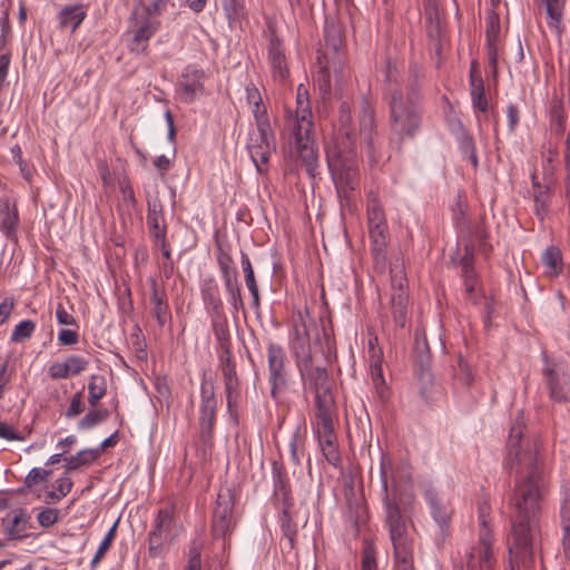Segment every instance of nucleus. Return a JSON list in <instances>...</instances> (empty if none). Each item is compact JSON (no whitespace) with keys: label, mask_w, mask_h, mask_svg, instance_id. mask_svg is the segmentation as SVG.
Segmentation results:
<instances>
[{"label":"nucleus","mask_w":570,"mask_h":570,"mask_svg":"<svg viewBox=\"0 0 570 570\" xmlns=\"http://www.w3.org/2000/svg\"><path fill=\"white\" fill-rule=\"evenodd\" d=\"M524 429L522 420H515L510 428L504 461L510 475L515 476L514 489L509 499L512 509L511 532L508 537L509 570H515V564L531 560L540 538L542 461L538 441L525 436Z\"/></svg>","instance_id":"obj_1"},{"label":"nucleus","mask_w":570,"mask_h":570,"mask_svg":"<svg viewBox=\"0 0 570 570\" xmlns=\"http://www.w3.org/2000/svg\"><path fill=\"white\" fill-rule=\"evenodd\" d=\"M352 108L342 101L338 109L340 135L326 146V160L342 209L352 210L360 186L355 134L351 129Z\"/></svg>","instance_id":"obj_2"},{"label":"nucleus","mask_w":570,"mask_h":570,"mask_svg":"<svg viewBox=\"0 0 570 570\" xmlns=\"http://www.w3.org/2000/svg\"><path fill=\"white\" fill-rule=\"evenodd\" d=\"M384 98L390 108L391 129L394 134L413 137L422 122L421 87L416 78L412 79L404 91L399 83V71L390 61L386 66Z\"/></svg>","instance_id":"obj_3"},{"label":"nucleus","mask_w":570,"mask_h":570,"mask_svg":"<svg viewBox=\"0 0 570 570\" xmlns=\"http://www.w3.org/2000/svg\"><path fill=\"white\" fill-rule=\"evenodd\" d=\"M382 491L384 493L385 525L394 550V566L413 564V544L407 534V527L394 499L390 498V485L396 488V478L391 458L383 453L380 462Z\"/></svg>","instance_id":"obj_4"},{"label":"nucleus","mask_w":570,"mask_h":570,"mask_svg":"<svg viewBox=\"0 0 570 570\" xmlns=\"http://www.w3.org/2000/svg\"><path fill=\"white\" fill-rule=\"evenodd\" d=\"M315 407V415L312 419L314 435L325 460L336 468L341 464V454L334 430V397L327 384L326 370L321 367H316Z\"/></svg>","instance_id":"obj_5"},{"label":"nucleus","mask_w":570,"mask_h":570,"mask_svg":"<svg viewBox=\"0 0 570 570\" xmlns=\"http://www.w3.org/2000/svg\"><path fill=\"white\" fill-rule=\"evenodd\" d=\"M175 513L174 505H168L157 511L148 533V552L150 557H159L165 543L174 542L183 531V527L177 522Z\"/></svg>","instance_id":"obj_6"},{"label":"nucleus","mask_w":570,"mask_h":570,"mask_svg":"<svg viewBox=\"0 0 570 570\" xmlns=\"http://www.w3.org/2000/svg\"><path fill=\"white\" fill-rule=\"evenodd\" d=\"M255 120L256 129L248 135L247 149L258 173H264V166L268 163L272 153L275 151V137L268 118Z\"/></svg>","instance_id":"obj_7"},{"label":"nucleus","mask_w":570,"mask_h":570,"mask_svg":"<svg viewBox=\"0 0 570 570\" xmlns=\"http://www.w3.org/2000/svg\"><path fill=\"white\" fill-rule=\"evenodd\" d=\"M489 505L482 503L479 507V544L471 548L468 553V570L490 569L493 564L492 534L488 523ZM454 570H463L462 567H455Z\"/></svg>","instance_id":"obj_8"},{"label":"nucleus","mask_w":570,"mask_h":570,"mask_svg":"<svg viewBox=\"0 0 570 570\" xmlns=\"http://www.w3.org/2000/svg\"><path fill=\"white\" fill-rule=\"evenodd\" d=\"M390 274L392 286L391 308L393 320L395 325L402 328L406 324L409 304V294L406 289L407 279L405 276L403 264H394L391 267Z\"/></svg>","instance_id":"obj_9"},{"label":"nucleus","mask_w":570,"mask_h":570,"mask_svg":"<svg viewBox=\"0 0 570 570\" xmlns=\"http://www.w3.org/2000/svg\"><path fill=\"white\" fill-rule=\"evenodd\" d=\"M358 124L360 134L366 145L368 161L373 166L380 161L381 155L377 153L374 104L365 96L360 101Z\"/></svg>","instance_id":"obj_10"},{"label":"nucleus","mask_w":570,"mask_h":570,"mask_svg":"<svg viewBox=\"0 0 570 570\" xmlns=\"http://www.w3.org/2000/svg\"><path fill=\"white\" fill-rule=\"evenodd\" d=\"M160 27L159 20L156 18L141 14L140 17L135 13L131 19L130 30L128 33L131 36L128 48L130 52L136 56H147L148 41L157 32Z\"/></svg>","instance_id":"obj_11"},{"label":"nucleus","mask_w":570,"mask_h":570,"mask_svg":"<svg viewBox=\"0 0 570 570\" xmlns=\"http://www.w3.org/2000/svg\"><path fill=\"white\" fill-rule=\"evenodd\" d=\"M199 433L204 445L212 444L216 420L217 400L212 383L204 382L200 386Z\"/></svg>","instance_id":"obj_12"},{"label":"nucleus","mask_w":570,"mask_h":570,"mask_svg":"<svg viewBox=\"0 0 570 570\" xmlns=\"http://www.w3.org/2000/svg\"><path fill=\"white\" fill-rule=\"evenodd\" d=\"M205 71L195 66H186L176 85V96L180 102L193 104L205 92Z\"/></svg>","instance_id":"obj_13"},{"label":"nucleus","mask_w":570,"mask_h":570,"mask_svg":"<svg viewBox=\"0 0 570 570\" xmlns=\"http://www.w3.org/2000/svg\"><path fill=\"white\" fill-rule=\"evenodd\" d=\"M233 510L234 501L230 491L219 492L212 521V532L215 539L225 538L232 532L234 527Z\"/></svg>","instance_id":"obj_14"},{"label":"nucleus","mask_w":570,"mask_h":570,"mask_svg":"<svg viewBox=\"0 0 570 570\" xmlns=\"http://www.w3.org/2000/svg\"><path fill=\"white\" fill-rule=\"evenodd\" d=\"M295 147L306 174L311 178L318 175V147L313 138V130H292Z\"/></svg>","instance_id":"obj_15"},{"label":"nucleus","mask_w":570,"mask_h":570,"mask_svg":"<svg viewBox=\"0 0 570 570\" xmlns=\"http://www.w3.org/2000/svg\"><path fill=\"white\" fill-rule=\"evenodd\" d=\"M267 61L274 81L285 82L289 77L287 58L282 40L274 33L269 37L267 46Z\"/></svg>","instance_id":"obj_16"},{"label":"nucleus","mask_w":570,"mask_h":570,"mask_svg":"<svg viewBox=\"0 0 570 570\" xmlns=\"http://www.w3.org/2000/svg\"><path fill=\"white\" fill-rule=\"evenodd\" d=\"M150 286V313L156 318L159 327H165L171 322V312L168 304L166 291L161 288L156 278L149 277Z\"/></svg>","instance_id":"obj_17"},{"label":"nucleus","mask_w":570,"mask_h":570,"mask_svg":"<svg viewBox=\"0 0 570 570\" xmlns=\"http://www.w3.org/2000/svg\"><path fill=\"white\" fill-rule=\"evenodd\" d=\"M20 217L17 203L9 197H0V232L7 239L17 242Z\"/></svg>","instance_id":"obj_18"},{"label":"nucleus","mask_w":570,"mask_h":570,"mask_svg":"<svg viewBox=\"0 0 570 570\" xmlns=\"http://www.w3.org/2000/svg\"><path fill=\"white\" fill-rule=\"evenodd\" d=\"M313 115L309 106L307 90L299 85L296 96V110L292 120V130H313Z\"/></svg>","instance_id":"obj_19"},{"label":"nucleus","mask_w":570,"mask_h":570,"mask_svg":"<svg viewBox=\"0 0 570 570\" xmlns=\"http://www.w3.org/2000/svg\"><path fill=\"white\" fill-rule=\"evenodd\" d=\"M147 226L153 240L167 237V224L160 199L154 197L147 202Z\"/></svg>","instance_id":"obj_20"},{"label":"nucleus","mask_w":570,"mask_h":570,"mask_svg":"<svg viewBox=\"0 0 570 570\" xmlns=\"http://www.w3.org/2000/svg\"><path fill=\"white\" fill-rule=\"evenodd\" d=\"M294 322V340L293 347L295 356H301L305 353V346L308 343V326L313 323V317L309 309L305 307L303 311H297L293 318Z\"/></svg>","instance_id":"obj_21"},{"label":"nucleus","mask_w":570,"mask_h":570,"mask_svg":"<svg viewBox=\"0 0 570 570\" xmlns=\"http://www.w3.org/2000/svg\"><path fill=\"white\" fill-rule=\"evenodd\" d=\"M424 500L430 508L433 520L438 524L440 531L443 533L449 528L451 520L450 509L439 498V494L434 489L425 490Z\"/></svg>","instance_id":"obj_22"},{"label":"nucleus","mask_w":570,"mask_h":570,"mask_svg":"<svg viewBox=\"0 0 570 570\" xmlns=\"http://www.w3.org/2000/svg\"><path fill=\"white\" fill-rule=\"evenodd\" d=\"M547 363V368L544 372L548 377V383L550 387V395L557 402H567L570 401V379L564 373H559L553 368H549Z\"/></svg>","instance_id":"obj_23"},{"label":"nucleus","mask_w":570,"mask_h":570,"mask_svg":"<svg viewBox=\"0 0 570 570\" xmlns=\"http://www.w3.org/2000/svg\"><path fill=\"white\" fill-rule=\"evenodd\" d=\"M213 333L219 346V353L230 354L228 321L224 309L208 313Z\"/></svg>","instance_id":"obj_24"},{"label":"nucleus","mask_w":570,"mask_h":570,"mask_svg":"<svg viewBox=\"0 0 570 570\" xmlns=\"http://www.w3.org/2000/svg\"><path fill=\"white\" fill-rule=\"evenodd\" d=\"M220 3L229 28H242L243 23L248 22L245 0H220Z\"/></svg>","instance_id":"obj_25"},{"label":"nucleus","mask_w":570,"mask_h":570,"mask_svg":"<svg viewBox=\"0 0 570 570\" xmlns=\"http://www.w3.org/2000/svg\"><path fill=\"white\" fill-rule=\"evenodd\" d=\"M87 17V9L82 3L70 4L62 8L58 13L60 28H70L76 31Z\"/></svg>","instance_id":"obj_26"},{"label":"nucleus","mask_w":570,"mask_h":570,"mask_svg":"<svg viewBox=\"0 0 570 570\" xmlns=\"http://www.w3.org/2000/svg\"><path fill=\"white\" fill-rule=\"evenodd\" d=\"M475 61L471 63L470 85H471V100L474 110L487 112L489 102L485 97L484 82L480 75L475 71Z\"/></svg>","instance_id":"obj_27"},{"label":"nucleus","mask_w":570,"mask_h":570,"mask_svg":"<svg viewBox=\"0 0 570 570\" xmlns=\"http://www.w3.org/2000/svg\"><path fill=\"white\" fill-rule=\"evenodd\" d=\"M541 263L544 268V275L551 278L558 277L563 273V256L559 247L551 245L548 246L542 255Z\"/></svg>","instance_id":"obj_28"},{"label":"nucleus","mask_w":570,"mask_h":570,"mask_svg":"<svg viewBox=\"0 0 570 570\" xmlns=\"http://www.w3.org/2000/svg\"><path fill=\"white\" fill-rule=\"evenodd\" d=\"M200 294L207 313L224 309L218 284L213 277L202 281Z\"/></svg>","instance_id":"obj_29"},{"label":"nucleus","mask_w":570,"mask_h":570,"mask_svg":"<svg viewBox=\"0 0 570 570\" xmlns=\"http://www.w3.org/2000/svg\"><path fill=\"white\" fill-rule=\"evenodd\" d=\"M546 6L547 24L549 29L556 32L558 37H561L564 32L562 24V18L564 13V7L567 0H542Z\"/></svg>","instance_id":"obj_30"},{"label":"nucleus","mask_w":570,"mask_h":570,"mask_svg":"<svg viewBox=\"0 0 570 570\" xmlns=\"http://www.w3.org/2000/svg\"><path fill=\"white\" fill-rule=\"evenodd\" d=\"M560 520L564 554L570 558V490L568 489L561 493Z\"/></svg>","instance_id":"obj_31"},{"label":"nucleus","mask_w":570,"mask_h":570,"mask_svg":"<svg viewBox=\"0 0 570 570\" xmlns=\"http://www.w3.org/2000/svg\"><path fill=\"white\" fill-rule=\"evenodd\" d=\"M419 384H420V395L425 404L431 405L441 394L440 391L434 389L433 384V375L429 367L421 365L420 373L417 375Z\"/></svg>","instance_id":"obj_32"},{"label":"nucleus","mask_w":570,"mask_h":570,"mask_svg":"<svg viewBox=\"0 0 570 570\" xmlns=\"http://www.w3.org/2000/svg\"><path fill=\"white\" fill-rule=\"evenodd\" d=\"M82 358H68L65 362H56L49 368V375L52 379H66L70 375H76L85 368Z\"/></svg>","instance_id":"obj_33"},{"label":"nucleus","mask_w":570,"mask_h":570,"mask_svg":"<svg viewBox=\"0 0 570 570\" xmlns=\"http://www.w3.org/2000/svg\"><path fill=\"white\" fill-rule=\"evenodd\" d=\"M240 264L245 276L246 286L252 295V307L254 311L259 309V292L255 279L254 269L248 255L242 252Z\"/></svg>","instance_id":"obj_34"},{"label":"nucleus","mask_w":570,"mask_h":570,"mask_svg":"<svg viewBox=\"0 0 570 570\" xmlns=\"http://www.w3.org/2000/svg\"><path fill=\"white\" fill-rule=\"evenodd\" d=\"M387 225L368 226L372 253L376 262L385 259Z\"/></svg>","instance_id":"obj_35"},{"label":"nucleus","mask_w":570,"mask_h":570,"mask_svg":"<svg viewBox=\"0 0 570 570\" xmlns=\"http://www.w3.org/2000/svg\"><path fill=\"white\" fill-rule=\"evenodd\" d=\"M269 362V372H271V383H272V394L276 395L277 391L283 389L287 381V373L285 370L284 358H268Z\"/></svg>","instance_id":"obj_36"},{"label":"nucleus","mask_w":570,"mask_h":570,"mask_svg":"<svg viewBox=\"0 0 570 570\" xmlns=\"http://www.w3.org/2000/svg\"><path fill=\"white\" fill-rule=\"evenodd\" d=\"M246 100L249 106L253 107L252 111L255 120L259 119L261 115L264 118H268L266 108L263 105L262 95L254 82H248L245 87Z\"/></svg>","instance_id":"obj_37"},{"label":"nucleus","mask_w":570,"mask_h":570,"mask_svg":"<svg viewBox=\"0 0 570 570\" xmlns=\"http://www.w3.org/2000/svg\"><path fill=\"white\" fill-rule=\"evenodd\" d=\"M99 455V450L86 449L81 450L75 455L65 458L66 466L68 471L77 470L80 466L90 465L96 461Z\"/></svg>","instance_id":"obj_38"},{"label":"nucleus","mask_w":570,"mask_h":570,"mask_svg":"<svg viewBox=\"0 0 570 570\" xmlns=\"http://www.w3.org/2000/svg\"><path fill=\"white\" fill-rule=\"evenodd\" d=\"M367 224L368 226L386 225L384 210L374 191L367 195Z\"/></svg>","instance_id":"obj_39"},{"label":"nucleus","mask_w":570,"mask_h":570,"mask_svg":"<svg viewBox=\"0 0 570 570\" xmlns=\"http://www.w3.org/2000/svg\"><path fill=\"white\" fill-rule=\"evenodd\" d=\"M24 523L22 513L9 514L2 520L3 531L11 540L21 538L26 530Z\"/></svg>","instance_id":"obj_40"},{"label":"nucleus","mask_w":570,"mask_h":570,"mask_svg":"<svg viewBox=\"0 0 570 570\" xmlns=\"http://www.w3.org/2000/svg\"><path fill=\"white\" fill-rule=\"evenodd\" d=\"M225 289L228 295V301L233 308L238 312L239 309H244V302L240 293V284L237 277H233L232 279H226L224 282Z\"/></svg>","instance_id":"obj_41"},{"label":"nucleus","mask_w":570,"mask_h":570,"mask_svg":"<svg viewBox=\"0 0 570 570\" xmlns=\"http://www.w3.org/2000/svg\"><path fill=\"white\" fill-rule=\"evenodd\" d=\"M551 195L552 188L546 191L539 190L538 193L533 194L534 214L541 222L544 220L549 213Z\"/></svg>","instance_id":"obj_42"},{"label":"nucleus","mask_w":570,"mask_h":570,"mask_svg":"<svg viewBox=\"0 0 570 570\" xmlns=\"http://www.w3.org/2000/svg\"><path fill=\"white\" fill-rule=\"evenodd\" d=\"M325 46L334 52H337L343 45V37L338 26L331 23L324 28Z\"/></svg>","instance_id":"obj_43"},{"label":"nucleus","mask_w":570,"mask_h":570,"mask_svg":"<svg viewBox=\"0 0 570 570\" xmlns=\"http://www.w3.org/2000/svg\"><path fill=\"white\" fill-rule=\"evenodd\" d=\"M370 372L372 376L373 384L380 395L381 399L385 397V380L383 375V366H382V360L377 358L370 365Z\"/></svg>","instance_id":"obj_44"},{"label":"nucleus","mask_w":570,"mask_h":570,"mask_svg":"<svg viewBox=\"0 0 570 570\" xmlns=\"http://www.w3.org/2000/svg\"><path fill=\"white\" fill-rule=\"evenodd\" d=\"M500 37V18L494 10H488L487 12V29L485 39L487 42H499Z\"/></svg>","instance_id":"obj_45"},{"label":"nucleus","mask_w":570,"mask_h":570,"mask_svg":"<svg viewBox=\"0 0 570 570\" xmlns=\"http://www.w3.org/2000/svg\"><path fill=\"white\" fill-rule=\"evenodd\" d=\"M108 416L107 410H90L78 423L79 430H89L104 422Z\"/></svg>","instance_id":"obj_46"},{"label":"nucleus","mask_w":570,"mask_h":570,"mask_svg":"<svg viewBox=\"0 0 570 570\" xmlns=\"http://www.w3.org/2000/svg\"><path fill=\"white\" fill-rule=\"evenodd\" d=\"M88 392L90 405L96 406L106 393L105 380L100 376H92L88 384Z\"/></svg>","instance_id":"obj_47"},{"label":"nucleus","mask_w":570,"mask_h":570,"mask_svg":"<svg viewBox=\"0 0 570 570\" xmlns=\"http://www.w3.org/2000/svg\"><path fill=\"white\" fill-rule=\"evenodd\" d=\"M36 330V323L31 320H23L20 323H18L12 333L10 340L12 342H22L33 334Z\"/></svg>","instance_id":"obj_48"},{"label":"nucleus","mask_w":570,"mask_h":570,"mask_svg":"<svg viewBox=\"0 0 570 570\" xmlns=\"http://www.w3.org/2000/svg\"><path fill=\"white\" fill-rule=\"evenodd\" d=\"M218 266L222 272L223 281L232 279L233 277H237V271L233 266V259L232 257L226 254L222 253L217 257Z\"/></svg>","instance_id":"obj_49"},{"label":"nucleus","mask_w":570,"mask_h":570,"mask_svg":"<svg viewBox=\"0 0 570 570\" xmlns=\"http://www.w3.org/2000/svg\"><path fill=\"white\" fill-rule=\"evenodd\" d=\"M50 474H51V470L33 468L29 471V473L24 478V485L27 488H32L36 484L46 482V481H48Z\"/></svg>","instance_id":"obj_50"},{"label":"nucleus","mask_w":570,"mask_h":570,"mask_svg":"<svg viewBox=\"0 0 570 570\" xmlns=\"http://www.w3.org/2000/svg\"><path fill=\"white\" fill-rule=\"evenodd\" d=\"M362 570H379L376 550L372 543H366L362 552Z\"/></svg>","instance_id":"obj_51"},{"label":"nucleus","mask_w":570,"mask_h":570,"mask_svg":"<svg viewBox=\"0 0 570 570\" xmlns=\"http://www.w3.org/2000/svg\"><path fill=\"white\" fill-rule=\"evenodd\" d=\"M460 148L464 155L469 158L473 167H478V156L473 138L469 135H463L460 139Z\"/></svg>","instance_id":"obj_52"},{"label":"nucleus","mask_w":570,"mask_h":570,"mask_svg":"<svg viewBox=\"0 0 570 570\" xmlns=\"http://www.w3.org/2000/svg\"><path fill=\"white\" fill-rule=\"evenodd\" d=\"M37 520L43 528L52 527L59 520V512L57 509L46 508L38 513Z\"/></svg>","instance_id":"obj_53"},{"label":"nucleus","mask_w":570,"mask_h":570,"mask_svg":"<svg viewBox=\"0 0 570 570\" xmlns=\"http://www.w3.org/2000/svg\"><path fill=\"white\" fill-rule=\"evenodd\" d=\"M414 351L416 356H430L432 354L425 334L419 331L415 332Z\"/></svg>","instance_id":"obj_54"},{"label":"nucleus","mask_w":570,"mask_h":570,"mask_svg":"<svg viewBox=\"0 0 570 570\" xmlns=\"http://www.w3.org/2000/svg\"><path fill=\"white\" fill-rule=\"evenodd\" d=\"M83 410H85L83 397H82V394L80 392H78V393L73 394V396L70 401L69 407L66 411V416L69 419L75 417V416L79 415L80 413H82Z\"/></svg>","instance_id":"obj_55"},{"label":"nucleus","mask_w":570,"mask_h":570,"mask_svg":"<svg viewBox=\"0 0 570 570\" xmlns=\"http://www.w3.org/2000/svg\"><path fill=\"white\" fill-rule=\"evenodd\" d=\"M281 523H282V531H283L284 535L288 539L291 547H293L294 538L296 535V528L292 523V519H291L289 514L287 513V511H283Z\"/></svg>","instance_id":"obj_56"},{"label":"nucleus","mask_w":570,"mask_h":570,"mask_svg":"<svg viewBox=\"0 0 570 570\" xmlns=\"http://www.w3.org/2000/svg\"><path fill=\"white\" fill-rule=\"evenodd\" d=\"M57 322L60 325H67L78 328V324L76 318L65 308V306L60 303L56 309Z\"/></svg>","instance_id":"obj_57"},{"label":"nucleus","mask_w":570,"mask_h":570,"mask_svg":"<svg viewBox=\"0 0 570 570\" xmlns=\"http://www.w3.org/2000/svg\"><path fill=\"white\" fill-rule=\"evenodd\" d=\"M78 328H63L58 333V341L61 345H73L78 342Z\"/></svg>","instance_id":"obj_58"},{"label":"nucleus","mask_w":570,"mask_h":570,"mask_svg":"<svg viewBox=\"0 0 570 570\" xmlns=\"http://www.w3.org/2000/svg\"><path fill=\"white\" fill-rule=\"evenodd\" d=\"M508 127L513 132L520 121V110L517 105L509 104L507 107Z\"/></svg>","instance_id":"obj_59"},{"label":"nucleus","mask_w":570,"mask_h":570,"mask_svg":"<svg viewBox=\"0 0 570 570\" xmlns=\"http://www.w3.org/2000/svg\"><path fill=\"white\" fill-rule=\"evenodd\" d=\"M169 0H153L150 4L146 6L142 9V13L155 18L161 13V11L166 8V4Z\"/></svg>","instance_id":"obj_60"},{"label":"nucleus","mask_w":570,"mask_h":570,"mask_svg":"<svg viewBox=\"0 0 570 570\" xmlns=\"http://www.w3.org/2000/svg\"><path fill=\"white\" fill-rule=\"evenodd\" d=\"M226 393H227V404L232 406L234 402H236L238 397V380L236 379H227L225 381Z\"/></svg>","instance_id":"obj_61"},{"label":"nucleus","mask_w":570,"mask_h":570,"mask_svg":"<svg viewBox=\"0 0 570 570\" xmlns=\"http://www.w3.org/2000/svg\"><path fill=\"white\" fill-rule=\"evenodd\" d=\"M273 481L277 491L285 492L286 484L283 475V469L276 462L273 463Z\"/></svg>","instance_id":"obj_62"},{"label":"nucleus","mask_w":570,"mask_h":570,"mask_svg":"<svg viewBox=\"0 0 570 570\" xmlns=\"http://www.w3.org/2000/svg\"><path fill=\"white\" fill-rule=\"evenodd\" d=\"M55 489L59 492V497H66L72 489V480L63 475L56 480Z\"/></svg>","instance_id":"obj_63"},{"label":"nucleus","mask_w":570,"mask_h":570,"mask_svg":"<svg viewBox=\"0 0 570 570\" xmlns=\"http://www.w3.org/2000/svg\"><path fill=\"white\" fill-rule=\"evenodd\" d=\"M552 128L558 135H562L566 129V117L561 109H556L552 116Z\"/></svg>","instance_id":"obj_64"}]
</instances>
